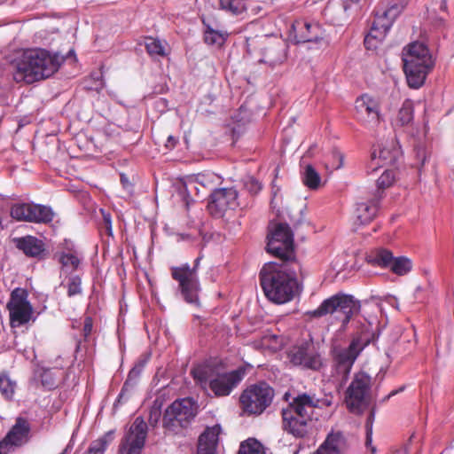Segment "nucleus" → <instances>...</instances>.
Listing matches in <instances>:
<instances>
[{"instance_id": "nucleus-1", "label": "nucleus", "mask_w": 454, "mask_h": 454, "mask_svg": "<svg viewBox=\"0 0 454 454\" xmlns=\"http://www.w3.org/2000/svg\"><path fill=\"white\" fill-rule=\"evenodd\" d=\"M260 281L267 299L276 304L292 301L298 292L295 270L286 261L281 264H265L260 272Z\"/></svg>"}, {"instance_id": "nucleus-2", "label": "nucleus", "mask_w": 454, "mask_h": 454, "mask_svg": "<svg viewBox=\"0 0 454 454\" xmlns=\"http://www.w3.org/2000/svg\"><path fill=\"white\" fill-rule=\"evenodd\" d=\"M64 61L65 57L59 53L51 54L43 49L27 50L15 63L13 78L17 82L30 84L51 76Z\"/></svg>"}, {"instance_id": "nucleus-3", "label": "nucleus", "mask_w": 454, "mask_h": 454, "mask_svg": "<svg viewBox=\"0 0 454 454\" xmlns=\"http://www.w3.org/2000/svg\"><path fill=\"white\" fill-rule=\"evenodd\" d=\"M403 70L408 85L413 89L421 87L434 62L426 44L419 42L410 43L403 51Z\"/></svg>"}, {"instance_id": "nucleus-4", "label": "nucleus", "mask_w": 454, "mask_h": 454, "mask_svg": "<svg viewBox=\"0 0 454 454\" xmlns=\"http://www.w3.org/2000/svg\"><path fill=\"white\" fill-rule=\"evenodd\" d=\"M404 8L403 0H383L375 11L370 32L364 38L367 50H376L384 40L395 19Z\"/></svg>"}, {"instance_id": "nucleus-5", "label": "nucleus", "mask_w": 454, "mask_h": 454, "mask_svg": "<svg viewBox=\"0 0 454 454\" xmlns=\"http://www.w3.org/2000/svg\"><path fill=\"white\" fill-rule=\"evenodd\" d=\"M194 380L202 384L208 382L209 387L216 396H226L239 384L246 375V370L239 367L236 370L216 373L206 365H199L192 371Z\"/></svg>"}, {"instance_id": "nucleus-6", "label": "nucleus", "mask_w": 454, "mask_h": 454, "mask_svg": "<svg viewBox=\"0 0 454 454\" xmlns=\"http://www.w3.org/2000/svg\"><path fill=\"white\" fill-rule=\"evenodd\" d=\"M200 257L195 259L193 266L184 263L180 266L171 267V277L178 284L176 294L185 302L193 306H200V284L198 269Z\"/></svg>"}, {"instance_id": "nucleus-7", "label": "nucleus", "mask_w": 454, "mask_h": 454, "mask_svg": "<svg viewBox=\"0 0 454 454\" xmlns=\"http://www.w3.org/2000/svg\"><path fill=\"white\" fill-rule=\"evenodd\" d=\"M360 310V303L353 296L348 294H335L325 300L317 309L308 314L313 317H321L328 314H335V317L345 326L354 314Z\"/></svg>"}, {"instance_id": "nucleus-8", "label": "nucleus", "mask_w": 454, "mask_h": 454, "mask_svg": "<svg viewBox=\"0 0 454 454\" xmlns=\"http://www.w3.org/2000/svg\"><path fill=\"white\" fill-rule=\"evenodd\" d=\"M282 419L283 429L296 438L305 437L312 428V416L296 396L282 410Z\"/></svg>"}, {"instance_id": "nucleus-9", "label": "nucleus", "mask_w": 454, "mask_h": 454, "mask_svg": "<svg viewBox=\"0 0 454 454\" xmlns=\"http://www.w3.org/2000/svg\"><path fill=\"white\" fill-rule=\"evenodd\" d=\"M368 341V339L364 340L361 337L355 338L348 347L334 349L333 377L340 387H342L347 382L356 357Z\"/></svg>"}, {"instance_id": "nucleus-10", "label": "nucleus", "mask_w": 454, "mask_h": 454, "mask_svg": "<svg viewBox=\"0 0 454 454\" xmlns=\"http://www.w3.org/2000/svg\"><path fill=\"white\" fill-rule=\"evenodd\" d=\"M372 378L364 372L356 373L346 391L345 403L354 413L362 412L369 404Z\"/></svg>"}, {"instance_id": "nucleus-11", "label": "nucleus", "mask_w": 454, "mask_h": 454, "mask_svg": "<svg viewBox=\"0 0 454 454\" xmlns=\"http://www.w3.org/2000/svg\"><path fill=\"white\" fill-rule=\"evenodd\" d=\"M274 390L265 382L252 385L240 396L244 411L249 414H261L272 402Z\"/></svg>"}, {"instance_id": "nucleus-12", "label": "nucleus", "mask_w": 454, "mask_h": 454, "mask_svg": "<svg viewBox=\"0 0 454 454\" xmlns=\"http://www.w3.org/2000/svg\"><path fill=\"white\" fill-rule=\"evenodd\" d=\"M267 251L288 262L294 256V234L286 223H278L268 235Z\"/></svg>"}, {"instance_id": "nucleus-13", "label": "nucleus", "mask_w": 454, "mask_h": 454, "mask_svg": "<svg viewBox=\"0 0 454 454\" xmlns=\"http://www.w3.org/2000/svg\"><path fill=\"white\" fill-rule=\"evenodd\" d=\"M10 215L16 221L35 223H48L54 217V212L51 207L25 202L13 204Z\"/></svg>"}, {"instance_id": "nucleus-14", "label": "nucleus", "mask_w": 454, "mask_h": 454, "mask_svg": "<svg viewBox=\"0 0 454 454\" xmlns=\"http://www.w3.org/2000/svg\"><path fill=\"white\" fill-rule=\"evenodd\" d=\"M27 298L28 293L26 289L15 288L12 292L10 301L7 303L12 327H20L31 319L33 307Z\"/></svg>"}, {"instance_id": "nucleus-15", "label": "nucleus", "mask_w": 454, "mask_h": 454, "mask_svg": "<svg viewBox=\"0 0 454 454\" xmlns=\"http://www.w3.org/2000/svg\"><path fill=\"white\" fill-rule=\"evenodd\" d=\"M197 412L196 403L192 398L175 401L165 411L164 425L168 427L180 426L185 427Z\"/></svg>"}, {"instance_id": "nucleus-16", "label": "nucleus", "mask_w": 454, "mask_h": 454, "mask_svg": "<svg viewBox=\"0 0 454 454\" xmlns=\"http://www.w3.org/2000/svg\"><path fill=\"white\" fill-rule=\"evenodd\" d=\"M31 426L23 417H18L14 425L0 441V454H11L28 442Z\"/></svg>"}, {"instance_id": "nucleus-17", "label": "nucleus", "mask_w": 454, "mask_h": 454, "mask_svg": "<svg viewBox=\"0 0 454 454\" xmlns=\"http://www.w3.org/2000/svg\"><path fill=\"white\" fill-rule=\"evenodd\" d=\"M290 362L295 366L317 371L322 366V358L312 341H303L294 346L288 352Z\"/></svg>"}, {"instance_id": "nucleus-18", "label": "nucleus", "mask_w": 454, "mask_h": 454, "mask_svg": "<svg viewBox=\"0 0 454 454\" xmlns=\"http://www.w3.org/2000/svg\"><path fill=\"white\" fill-rule=\"evenodd\" d=\"M147 435V424L142 417H137L121 444V454H140Z\"/></svg>"}, {"instance_id": "nucleus-19", "label": "nucleus", "mask_w": 454, "mask_h": 454, "mask_svg": "<svg viewBox=\"0 0 454 454\" xmlns=\"http://www.w3.org/2000/svg\"><path fill=\"white\" fill-rule=\"evenodd\" d=\"M355 109L356 119L367 127L373 128L382 120L379 101L368 94L356 98Z\"/></svg>"}, {"instance_id": "nucleus-20", "label": "nucleus", "mask_w": 454, "mask_h": 454, "mask_svg": "<svg viewBox=\"0 0 454 454\" xmlns=\"http://www.w3.org/2000/svg\"><path fill=\"white\" fill-rule=\"evenodd\" d=\"M238 192L233 188L214 189L208 202V210L215 217H221L228 209L238 207Z\"/></svg>"}, {"instance_id": "nucleus-21", "label": "nucleus", "mask_w": 454, "mask_h": 454, "mask_svg": "<svg viewBox=\"0 0 454 454\" xmlns=\"http://www.w3.org/2000/svg\"><path fill=\"white\" fill-rule=\"evenodd\" d=\"M381 194L378 192L371 197L356 203L354 209L355 224L365 225L370 223L377 215Z\"/></svg>"}, {"instance_id": "nucleus-22", "label": "nucleus", "mask_w": 454, "mask_h": 454, "mask_svg": "<svg viewBox=\"0 0 454 454\" xmlns=\"http://www.w3.org/2000/svg\"><path fill=\"white\" fill-rule=\"evenodd\" d=\"M292 33L297 43L317 42L322 38L323 31L318 23L299 20L293 23Z\"/></svg>"}, {"instance_id": "nucleus-23", "label": "nucleus", "mask_w": 454, "mask_h": 454, "mask_svg": "<svg viewBox=\"0 0 454 454\" xmlns=\"http://www.w3.org/2000/svg\"><path fill=\"white\" fill-rule=\"evenodd\" d=\"M296 397L307 409V411L313 416L315 409L328 408V416L330 417L336 410L338 403L332 394L325 395L324 397H317L315 394L310 393H299Z\"/></svg>"}, {"instance_id": "nucleus-24", "label": "nucleus", "mask_w": 454, "mask_h": 454, "mask_svg": "<svg viewBox=\"0 0 454 454\" xmlns=\"http://www.w3.org/2000/svg\"><path fill=\"white\" fill-rule=\"evenodd\" d=\"M55 256L62 268L70 271L78 270L82 259L81 253L70 240H65L60 244L59 250L56 252Z\"/></svg>"}, {"instance_id": "nucleus-25", "label": "nucleus", "mask_w": 454, "mask_h": 454, "mask_svg": "<svg viewBox=\"0 0 454 454\" xmlns=\"http://www.w3.org/2000/svg\"><path fill=\"white\" fill-rule=\"evenodd\" d=\"M402 157V152L399 146L392 141L389 146H384L379 152L377 156L376 152L372 153V159L368 164V172H374L378 168L379 161L381 160L384 164L395 165Z\"/></svg>"}, {"instance_id": "nucleus-26", "label": "nucleus", "mask_w": 454, "mask_h": 454, "mask_svg": "<svg viewBox=\"0 0 454 454\" xmlns=\"http://www.w3.org/2000/svg\"><path fill=\"white\" fill-rule=\"evenodd\" d=\"M16 247L27 256L43 259L46 255L45 244L34 236H25L15 239Z\"/></svg>"}, {"instance_id": "nucleus-27", "label": "nucleus", "mask_w": 454, "mask_h": 454, "mask_svg": "<svg viewBox=\"0 0 454 454\" xmlns=\"http://www.w3.org/2000/svg\"><path fill=\"white\" fill-rule=\"evenodd\" d=\"M347 449V441L340 432H331L313 454H341Z\"/></svg>"}, {"instance_id": "nucleus-28", "label": "nucleus", "mask_w": 454, "mask_h": 454, "mask_svg": "<svg viewBox=\"0 0 454 454\" xmlns=\"http://www.w3.org/2000/svg\"><path fill=\"white\" fill-rule=\"evenodd\" d=\"M220 432L219 425L207 427L199 438L197 454H215Z\"/></svg>"}, {"instance_id": "nucleus-29", "label": "nucleus", "mask_w": 454, "mask_h": 454, "mask_svg": "<svg viewBox=\"0 0 454 454\" xmlns=\"http://www.w3.org/2000/svg\"><path fill=\"white\" fill-rule=\"evenodd\" d=\"M262 56L259 62L269 65L274 67L282 64L286 58V47L280 43L270 44L262 50Z\"/></svg>"}, {"instance_id": "nucleus-30", "label": "nucleus", "mask_w": 454, "mask_h": 454, "mask_svg": "<svg viewBox=\"0 0 454 454\" xmlns=\"http://www.w3.org/2000/svg\"><path fill=\"white\" fill-rule=\"evenodd\" d=\"M201 20L204 26V42L208 45L221 47L226 42L229 34L224 30L214 29L204 18Z\"/></svg>"}, {"instance_id": "nucleus-31", "label": "nucleus", "mask_w": 454, "mask_h": 454, "mask_svg": "<svg viewBox=\"0 0 454 454\" xmlns=\"http://www.w3.org/2000/svg\"><path fill=\"white\" fill-rule=\"evenodd\" d=\"M218 180L219 176L214 173L198 174L189 178L186 188L187 190L195 189L199 192V188L197 187V184H199L201 187L213 190Z\"/></svg>"}, {"instance_id": "nucleus-32", "label": "nucleus", "mask_w": 454, "mask_h": 454, "mask_svg": "<svg viewBox=\"0 0 454 454\" xmlns=\"http://www.w3.org/2000/svg\"><path fill=\"white\" fill-rule=\"evenodd\" d=\"M394 256L391 251L385 248H376L367 255V262L372 265L389 268Z\"/></svg>"}, {"instance_id": "nucleus-33", "label": "nucleus", "mask_w": 454, "mask_h": 454, "mask_svg": "<svg viewBox=\"0 0 454 454\" xmlns=\"http://www.w3.org/2000/svg\"><path fill=\"white\" fill-rule=\"evenodd\" d=\"M144 362H139L135 364V366L129 371L128 374V378L124 382L122 389L118 395V399L116 401L117 403L121 402L122 398L125 396V393L129 391V388H132L137 383L141 375V372L144 369Z\"/></svg>"}, {"instance_id": "nucleus-34", "label": "nucleus", "mask_w": 454, "mask_h": 454, "mask_svg": "<svg viewBox=\"0 0 454 454\" xmlns=\"http://www.w3.org/2000/svg\"><path fill=\"white\" fill-rule=\"evenodd\" d=\"M114 437V432L108 431L103 436L93 441L84 454H104L107 446L113 442Z\"/></svg>"}, {"instance_id": "nucleus-35", "label": "nucleus", "mask_w": 454, "mask_h": 454, "mask_svg": "<svg viewBox=\"0 0 454 454\" xmlns=\"http://www.w3.org/2000/svg\"><path fill=\"white\" fill-rule=\"evenodd\" d=\"M301 178L303 184L310 190H317L321 184V176L319 173L310 164L305 166L301 173Z\"/></svg>"}, {"instance_id": "nucleus-36", "label": "nucleus", "mask_w": 454, "mask_h": 454, "mask_svg": "<svg viewBox=\"0 0 454 454\" xmlns=\"http://www.w3.org/2000/svg\"><path fill=\"white\" fill-rule=\"evenodd\" d=\"M413 120V103L411 100L407 99L403 102L400 108L396 121L401 126L408 125Z\"/></svg>"}, {"instance_id": "nucleus-37", "label": "nucleus", "mask_w": 454, "mask_h": 454, "mask_svg": "<svg viewBox=\"0 0 454 454\" xmlns=\"http://www.w3.org/2000/svg\"><path fill=\"white\" fill-rule=\"evenodd\" d=\"M238 454H265V452L261 442L254 438H249L240 443Z\"/></svg>"}, {"instance_id": "nucleus-38", "label": "nucleus", "mask_w": 454, "mask_h": 454, "mask_svg": "<svg viewBox=\"0 0 454 454\" xmlns=\"http://www.w3.org/2000/svg\"><path fill=\"white\" fill-rule=\"evenodd\" d=\"M16 388V382L5 374H0V392L6 400L13 398Z\"/></svg>"}, {"instance_id": "nucleus-39", "label": "nucleus", "mask_w": 454, "mask_h": 454, "mask_svg": "<svg viewBox=\"0 0 454 454\" xmlns=\"http://www.w3.org/2000/svg\"><path fill=\"white\" fill-rule=\"evenodd\" d=\"M389 268L394 273L402 276L411 271L412 263L406 257H394Z\"/></svg>"}, {"instance_id": "nucleus-40", "label": "nucleus", "mask_w": 454, "mask_h": 454, "mask_svg": "<svg viewBox=\"0 0 454 454\" xmlns=\"http://www.w3.org/2000/svg\"><path fill=\"white\" fill-rule=\"evenodd\" d=\"M220 8L233 15H239L246 11V5L242 0H219Z\"/></svg>"}, {"instance_id": "nucleus-41", "label": "nucleus", "mask_w": 454, "mask_h": 454, "mask_svg": "<svg viewBox=\"0 0 454 454\" xmlns=\"http://www.w3.org/2000/svg\"><path fill=\"white\" fill-rule=\"evenodd\" d=\"M145 48H146L147 52L151 56L163 57V56L167 55L165 45L159 39H156L153 37L146 38Z\"/></svg>"}, {"instance_id": "nucleus-42", "label": "nucleus", "mask_w": 454, "mask_h": 454, "mask_svg": "<svg viewBox=\"0 0 454 454\" xmlns=\"http://www.w3.org/2000/svg\"><path fill=\"white\" fill-rule=\"evenodd\" d=\"M395 181V173L393 169H386L377 180V191L381 196L383 195V190L390 187Z\"/></svg>"}, {"instance_id": "nucleus-43", "label": "nucleus", "mask_w": 454, "mask_h": 454, "mask_svg": "<svg viewBox=\"0 0 454 454\" xmlns=\"http://www.w3.org/2000/svg\"><path fill=\"white\" fill-rule=\"evenodd\" d=\"M68 297L82 294V280L79 276H72L67 285Z\"/></svg>"}, {"instance_id": "nucleus-44", "label": "nucleus", "mask_w": 454, "mask_h": 454, "mask_svg": "<svg viewBox=\"0 0 454 454\" xmlns=\"http://www.w3.org/2000/svg\"><path fill=\"white\" fill-rule=\"evenodd\" d=\"M42 386L47 389H53L56 387V380L53 373L49 369H43L40 372Z\"/></svg>"}, {"instance_id": "nucleus-45", "label": "nucleus", "mask_w": 454, "mask_h": 454, "mask_svg": "<svg viewBox=\"0 0 454 454\" xmlns=\"http://www.w3.org/2000/svg\"><path fill=\"white\" fill-rule=\"evenodd\" d=\"M100 212H101V215H102V217H103L104 225H105L108 234L110 236H112L113 235V229H112V217H111V215H110V213L106 212L104 209H100Z\"/></svg>"}, {"instance_id": "nucleus-46", "label": "nucleus", "mask_w": 454, "mask_h": 454, "mask_svg": "<svg viewBox=\"0 0 454 454\" xmlns=\"http://www.w3.org/2000/svg\"><path fill=\"white\" fill-rule=\"evenodd\" d=\"M373 413L371 412L368 419H367V422H366V445H370L371 442H372V419H373Z\"/></svg>"}, {"instance_id": "nucleus-47", "label": "nucleus", "mask_w": 454, "mask_h": 454, "mask_svg": "<svg viewBox=\"0 0 454 454\" xmlns=\"http://www.w3.org/2000/svg\"><path fill=\"white\" fill-rule=\"evenodd\" d=\"M92 327H93L92 319L90 317H86L84 320V325H83V329H82L85 338H87L91 333Z\"/></svg>"}, {"instance_id": "nucleus-48", "label": "nucleus", "mask_w": 454, "mask_h": 454, "mask_svg": "<svg viewBox=\"0 0 454 454\" xmlns=\"http://www.w3.org/2000/svg\"><path fill=\"white\" fill-rule=\"evenodd\" d=\"M333 157L338 160V163L336 165L333 166V168L334 169L340 168L342 167V165H343V155H342V153H340L338 151H334V152H333Z\"/></svg>"}, {"instance_id": "nucleus-49", "label": "nucleus", "mask_w": 454, "mask_h": 454, "mask_svg": "<svg viewBox=\"0 0 454 454\" xmlns=\"http://www.w3.org/2000/svg\"><path fill=\"white\" fill-rule=\"evenodd\" d=\"M160 416V411L158 409H153L150 411L149 421L151 425H155Z\"/></svg>"}, {"instance_id": "nucleus-50", "label": "nucleus", "mask_w": 454, "mask_h": 454, "mask_svg": "<svg viewBox=\"0 0 454 454\" xmlns=\"http://www.w3.org/2000/svg\"><path fill=\"white\" fill-rule=\"evenodd\" d=\"M177 141H178V139L176 137L170 135L167 138V142L165 144V146L168 149H173L176 145Z\"/></svg>"}, {"instance_id": "nucleus-51", "label": "nucleus", "mask_w": 454, "mask_h": 454, "mask_svg": "<svg viewBox=\"0 0 454 454\" xmlns=\"http://www.w3.org/2000/svg\"><path fill=\"white\" fill-rule=\"evenodd\" d=\"M261 184L254 180V179H251L250 183H249V190L253 192H257L261 190Z\"/></svg>"}, {"instance_id": "nucleus-52", "label": "nucleus", "mask_w": 454, "mask_h": 454, "mask_svg": "<svg viewBox=\"0 0 454 454\" xmlns=\"http://www.w3.org/2000/svg\"><path fill=\"white\" fill-rule=\"evenodd\" d=\"M404 389H405V386H402V387H399V388H397V389L392 390V391H391V392H390V393H389V394H388V395H387L383 400H384V401H387V400H388L390 397H392V396H394V395H397V394H399V393H401V392L404 391Z\"/></svg>"}, {"instance_id": "nucleus-53", "label": "nucleus", "mask_w": 454, "mask_h": 454, "mask_svg": "<svg viewBox=\"0 0 454 454\" xmlns=\"http://www.w3.org/2000/svg\"><path fill=\"white\" fill-rule=\"evenodd\" d=\"M73 446L71 444H67V446L63 450L60 454H69L72 450Z\"/></svg>"}, {"instance_id": "nucleus-54", "label": "nucleus", "mask_w": 454, "mask_h": 454, "mask_svg": "<svg viewBox=\"0 0 454 454\" xmlns=\"http://www.w3.org/2000/svg\"><path fill=\"white\" fill-rule=\"evenodd\" d=\"M121 183H122L123 184H125L126 183H128V180H127V178L125 177V176H124V175H121Z\"/></svg>"}, {"instance_id": "nucleus-55", "label": "nucleus", "mask_w": 454, "mask_h": 454, "mask_svg": "<svg viewBox=\"0 0 454 454\" xmlns=\"http://www.w3.org/2000/svg\"><path fill=\"white\" fill-rule=\"evenodd\" d=\"M180 238H181V239L184 240L185 239L189 238V235L181 234Z\"/></svg>"}]
</instances>
